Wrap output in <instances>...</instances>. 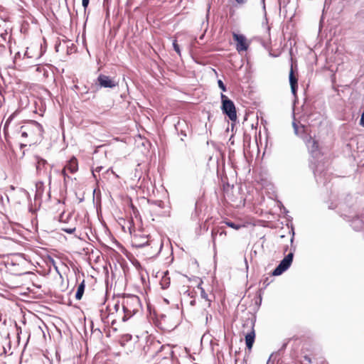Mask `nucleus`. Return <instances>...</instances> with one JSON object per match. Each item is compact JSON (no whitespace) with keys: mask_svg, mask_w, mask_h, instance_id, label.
<instances>
[{"mask_svg":"<svg viewBox=\"0 0 364 364\" xmlns=\"http://www.w3.org/2000/svg\"><path fill=\"white\" fill-rule=\"evenodd\" d=\"M140 308L141 301L137 296L129 295L124 298L122 302V309L124 315L122 317V321H127L136 313H137L139 311Z\"/></svg>","mask_w":364,"mask_h":364,"instance_id":"1","label":"nucleus"},{"mask_svg":"<svg viewBox=\"0 0 364 364\" xmlns=\"http://www.w3.org/2000/svg\"><path fill=\"white\" fill-rule=\"evenodd\" d=\"M43 127L37 122H33L28 126H22L21 127V133L22 137L31 136V142L36 143L38 139L42 138Z\"/></svg>","mask_w":364,"mask_h":364,"instance_id":"2","label":"nucleus"},{"mask_svg":"<svg viewBox=\"0 0 364 364\" xmlns=\"http://www.w3.org/2000/svg\"><path fill=\"white\" fill-rule=\"evenodd\" d=\"M221 109L223 112L226 114L231 121L237 119L236 109L234 102L230 100L225 95L221 93Z\"/></svg>","mask_w":364,"mask_h":364,"instance_id":"3","label":"nucleus"},{"mask_svg":"<svg viewBox=\"0 0 364 364\" xmlns=\"http://www.w3.org/2000/svg\"><path fill=\"white\" fill-rule=\"evenodd\" d=\"M36 160V173L39 176H46L48 178V183L50 185L51 183V169L52 166L50 167L49 171H48V167L49 164L47 161L38 156H35Z\"/></svg>","mask_w":364,"mask_h":364,"instance_id":"4","label":"nucleus"},{"mask_svg":"<svg viewBox=\"0 0 364 364\" xmlns=\"http://www.w3.org/2000/svg\"><path fill=\"white\" fill-rule=\"evenodd\" d=\"M294 258V253L289 252L278 264V266L273 270V276L281 275L284 272L289 269L291 266Z\"/></svg>","mask_w":364,"mask_h":364,"instance_id":"5","label":"nucleus"},{"mask_svg":"<svg viewBox=\"0 0 364 364\" xmlns=\"http://www.w3.org/2000/svg\"><path fill=\"white\" fill-rule=\"evenodd\" d=\"M304 140L312 156L314 158H318V156L320 155L318 141L316 139H313L311 136H306L305 137H304Z\"/></svg>","mask_w":364,"mask_h":364,"instance_id":"6","label":"nucleus"},{"mask_svg":"<svg viewBox=\"0 0 364 364\" xmlns=\"http://www.w3.org/2000/svg\"><path fill=\"white\" fill-rule=\"evenodd\" d=\"M97 82L101 87L114 88L117 85V82L109 76L100 74L97 77Z\"/></svg>","mask_w":364,"mask_h":364,"instance_id":"7","label":"nucleus"},{"mask_svg":"<svg viewBox=\"0 0 364 364\" xmlns=\"http://www.w3.org/2000/svg\"><path fill=\"white\" fill-rule=\"evenodd\" d=\"M233 39L237 43L236 50L239 53L246 51L248 49L249 45L247 43V38L244 35L234 33Z\"/></svg>","mask_w":364,"mask_h":364,"instance_id":"8","label":"nucleus"},{"mask_svg":"<svg viewBox=\"0 0 364 364\" xmlns=\"http://www.w3.org/2000/svg\"><path fill=\"white\" fill-rule=\"evenodd\" d=\"M132 243L136 247L141 248L149 245V240L146 236L136 235L133 237Z\"/></svg>","mask_w":364,"mask_h":364,"instance_id":"9","label":"nucleus"},{"mask_svg":"<svg viewBox=\"0 0 364 364\" xmlns=\"http://www.w3.org/2000/svg\"><path fill=\"white\" fill-rule=\"evenodd\" d=\"M63 168L68 170L71 173H75L78 170L77 160L75 156H73L67 163Z\"/></svg>","mask_w":364,"mask_h":364,"instance_id":"10","label":"nucleus"},{"mask_svg":"<svg viewBox=\"0 0 364 364\" xmlns=\"http://www.w3.org/2000/svg\"><path fill=\"white\" fill-rule=\"evenodd\" d=\"M289 83L291 85V90L292 94L294 95H296V92L298 87L297 78L294 76L292 68L291 69L289 73Z\"/></svg>","mask_w":364,"mask_h":364,"instance_id":"11","label":"nucleus"},{"mask_svg":"<svg viewBox=\"0 0 364 364\" xmlns=\"http://www.w3.org/2000/svg\"><path fill=\"white\" fill-rule=\"evenodd\" d=\"M255 333L254 329L252 328V331L250 332H249L248 333H247V335L245 336L246 346L249 350L252 349V346L255 342Z\"/></svg>","mask_w":364,"mask_h":364,"instance_id":"12","label":"nucleus"},{"mask_svg":"<svg viewBox=\"0 0 364 364\" xmlns=\"http://www.w3.org/2000/svg\"><path fill=\"white\" fill-rule=\"evenodd\" d=\"M294 134L296 136L303 137L302 134L306 132V127L304 125L299 126L296 122H292Z\"/></svg>","mask_w":364,"mask_h":364,"instance_id":"13","label":"nucleus"},{"mask_svg":"<svg viewBox=\"0 0 364 364\" xmlns=\"http://www.w3.org/2000/svg\"><path fill=\"white\" fill-rule=\"evenodd\" d=\"M85 288V280H82V282L78 285L77 289L75 294V299L77 300H80L83 296L84 291Z\"/></svg>","mask_w":364,"mask_h":364,"instance_id":"14","label":"nucleus"},{"mask_svg":"<svg viewBox=\"0 0 364 364\" xmlns=\"http://www.w3.org/2000/svg\"><path fill=\"white\" fill-rule=\"evenodd\" d=\"M351 226L356 230H361L364 228V222L360 220L358 218L354 219L351 223Z\"/></svg>","mask_w":364,"mask_h":364,"instance_id":"15","label":"nucleus"},{"mask_svg":"<svg viewBox=\"0 0 364 364\" xmlns=\"http://www.w3.org/2000/svg\"><path fill=\"white\" fill-rule=\"evenodd\" d=\"M0 36L1 38V39H0V54H3L6 49L5 43L6 42L7 33H3Z\"/></svg>","mask_w":364,"mask_h":364,"instance_id":"16","label":"nucleus"},{"mask_svg":"<svg viewBox=\"0 0 364 364\" xmlns=\"http://www.w3.org/2000/svg\"><path fill=\"white\" fill-rule=\"evenodd\" d=\"M198 288L200 289V296L202 299H205L208 302V306H210V300L208 299V294L204 290L203 287H201L200 284H198Z\"/></svg>","mask_w":364,"mask_h":364,"instance_id":"17","label":"nucleus"},{"mask_svg":"<svg viewBox=\"0 0 364 364\" xmlns=\"http://www.w3.org/2000/svg\"><path fill=\"white\" fill-rule=\"evenodd\" d=\"M66 171H67L65 170V168H63V170L61 171V174L64 178V185L65 186H67L68 180L70 179V177L68 175Z\"/></svg>","mask_w":364,"mask_h":364,"instance_id":"18","label":"nucleus"},{"mask_svg":"<svg viewBox=\"0 0 364 364\" xmlns=\"http://www.w3.org/2000/svg\"><path fill=\"white\" fill-rule=\"evenodd\" d=\"M173 49L179 55H181V50H180V48H179V46L178 45L177 43V41L176 40H173Z\"/></svg>","mask_w":364,"mask_h":364,"instance_id":"19","label":"nucleus"},{"mask_svg":"<svg viewBox=\"0 0 364 364\" xmlns=\"http://www.w3.org/2000/svg\"><path fill=\"white\" fill-rule=\"evenodd\" d=\"M226 225L233 229H235V230H238L240 228V225H237V224H235L232 222H230V221H228L225 223Z\"/></svg>","mask_w":364,"mask_h":364,"instance_id":"20","label":"nucleus"},{"mask_svg":"<svg viewBox=\"0 0 364 364\" xmlns=\"http://www.w3.org/2000/svg\"><path fill=\"white\" fill-rule=\"evenodd\" d=\"M218 87L223 91V92H225L226 91V86L225 85V84L223 83V82L221 80H218Z\"/></svg>","mask_w":364,"mask_h":364,"instance_id":"21","label":"nucleus"},{"mask_svg":"<svg viewBox=\"0 0 364 364\" xmlns=\"http://www.w3.org/2000/svg\"><path fill=\"white\" fill-rule=\"evenodd\" d=\"M62 230L68 234H72L75 231V228H62Z\"/></svg>","mask_w":364,"mask_h":364,"instance_id":"22","label":"nucleus"},{"mask_svg":"<svg viewBox=\"0 0 364 364\" xmlns=\"http://www.w3.org/2000/svg\"><path fill=\"white\" fill-rule=\"evenodd\" d=\"M90 3V0H82V6H83L84 9L86 10Z\"/></svg>","mask_w":364,"mask_h":364,"instance_id":"23","label":"nucleus"},{"mask_svg":"<svg viewBox=\"0 0 364 364\" xmlns=\"http://www.w3.org/2000/svg\"><path fill=\"white\" fill-rule=\"evenodd\" d=\"M102 169V166H97L94 171H92V175L96 178L95 172H100Z\"/></svg>","mask_w":364,"mask_h":364,"instance_id":"24","label":"nucleus"},{"mask_svg":"<svg viewBox=\"0 0 364 364\" xmlns=\"http://www.w3.org/2000/svg\"><path fill=\"white\" fill-rule=\"evenodd\" d=\"M360 124L364 127V112H363L362 115H361V117H360Z\"/></svg>","mask_w":364,"mask_h":364,"instance_id":"25","label":"nucleus"},{"mask_svg":"<svg viewBox=\"0 0 364 364\" xmlns=\"http://www.w3.org/2000/svg\"><path fill=\"white\" fill-rule=\"evenodd\" d=\"M239 4H245L248 0H235Z\"/></svg>","mask_w":364,"mask_h":364,"instance_id":"26","label":"nucleus"},{"mask_svg":"<svg viewBox=\"0 0 364 364\" xmlns=\"http://www.w3.org/2000/svg\"><path fill=\"white\" fill-rule=\"evenodd\" d=\"M261 2L262 4V9H263V11L264 13V16H266V7H265L264 0H261Z\"/></svg>","mask_w":364,"mask_h":364,"instance_id":"27","label":"nucleus"},{"mask_svg":"<svg viewBox=\"0 0 364 364\" xmlns=\"http://www.w3.org/2000/svg\"><path fill=\"white\" fill-rule=\"evenodd\" d=\"M43 186V182H41V181L38 182V183L36 184V187H37V188H38H38H41V186Z\"/></svg>","mask_w":364,"mask_h":364,"instance_id":"28","label":"nucleus"},{"mask_svg":"<svg viewBox=\"0 0 364 364\" xmlns=\"http://www.w3.org/2000/svg\"><path fill=\"white\" fill-rule=\"evenodd\" d=\"M273 353L269 356L267 362V364H271V360H272V358L273 357Z\"/></svg>","mask_w":364,"mask_h":364,"instance_id":"29","label":"nucleus"},{"mask_svg":"<svg viewBox=\"0 0 364 364\" xmlns=\"http://www.w3.org/2000/svg\"><path fill=\"white\" fill-rule=\"evenodd\" d=\"M318 171V168L314 171V175H315V177L317 178V173Z\"/></svg>","mask_w":364,"mask_h":364,"instance_id":"30","label":"nucleus"},{"mask_svg":"<svg viewBox=\"0 0 364 364\" xmlns=\"http://www.w3.org/2000/svg\"><path fill=\"white\" fill-rule=\"evenodd\" d=\"M212 318V316L211 315H207L206 316V321H208V319L211 318Z\"/></svg>","mask_w":364,"mask_h":364,"instance_id":"31","label":"nucleus"},{"mask_svg":"<svg viewBox=\"0 0 364 364\" xmlns=\"http://www.w3.org/2000/svg\"><path fill=\"white\" fill-rule=\"evenodd\" d=\"M181 134H182V135H183L184 136H186V133H184L183 132H181Z\"/></svg>","mask_w":364,"mask_h":364,"instance_id":"32","label":"nucleus"},{"mask_svg":"<svg viewBox=\"0 0 364 364\" xmlns=\"http://www.w3.org/2000/svg\"><path fill=\"white\" fill-rule=\"evenodd\" d=\"M194 303H195V301H192L191 302V305H193V304H194Z\"/></svg>","mask_w":364,"mask_h":364,"instance_id":"33","label":"nucleus"},{"mask_svg":"<svg viewBox=\"0 0 364 364\" xmlns=\"http://www.w3.org/2000/svg\"><path fill=\"white\" fill-rule=\"evenodd\" d=\"M212 236L214 238V232H212Z\"/></svg>","mask_w":364,"mask_h":364,"instance_id":"34","label":"nucleus"}]
</instances>
